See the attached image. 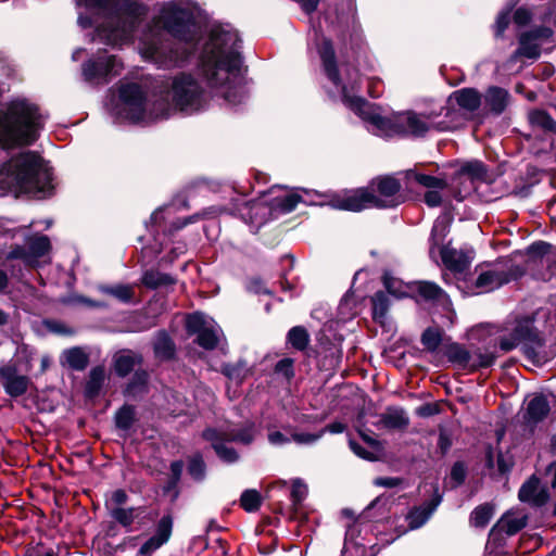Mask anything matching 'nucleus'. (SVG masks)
Wrapping results in <instances>:
<instances>
[{
	"mask_svg": "<svg viewBox=\"0 0 556 556\" xmlns=\"http://www.w3.org/2000/svg\"><path fill=\"white\" fill-rule=\"evenodd\" d=\"M163 28L168 33H152L143 38L139 46L142 58L160 68L182 66L192 55L198 45L192 14L189 10L166 7L161 15Z\"/></svg>",
	"mask_w": 556,
	"mask_h": 556,
	"instance_id": "f257e3e1",
	"label": "nucleus"
},
{
	"mask_svg": "<svg viewBox=\"0 0 556 556\" xmlns=\"http://www.w3.org/2000/svg\"><path fill=\"white\" fill-rule=\"evenodd\" d=\"M238 34L213 28L201 55V72L213 88H225L223 97L236 104L243 96L242 60Z\"/></svg>",
	"mask_w": 556,
	"mask_h": 556,
	"instance_id": "f03ea898",
	"label": "nucleus"
},
{
	"mask_svg": "<svg viewBox=\"0 0 556 556\" xmlns=\"http://www.w3.org/2000/svg\"><path fill=\"white\" fill-rule=\"evenodd\" d=\"M42 127L37 104L17 98L0 110V146L15 148L35 142Z\"/></svg>",
	"mask_w": 556,
	"mask_h": 556,
	"instance_id": "7ed1b4c3",
	"label": "nucleus"
},
{
	"mask_svg": "<svg viewBox=\"0 0 556 556\" xmlns=\"http://www.w3.org/2000/svg\"><path fill=\"white\" fill-rule=\"evenodd\" d=\"M51 173L33 151L12 157L0 168V188L14 192L36 193L50 187Z\"/></svg>",
	"mask_w": 556,
	"mask_h": 556,
	"instance_id": "20e7f679",
	"label": "nucleus"
},
{
	"mask_svg": "<svg viewBox=\"0 0 556 556\" xmlns=\"http://www.w3.org/2000/svg\"><path fill=\"white\" fill-rule=\"evenodd\" d=\"M345 101L352 111L387 136L419 137L430 128V123L426 117L412 111L399 113L392 117H383L363 98H351L345 94Z\"/></svg>",
	"mask_w": 556,
	"mask_h": 556,
	"instance_id": "39448f33",
	"label": "nucleus"
},
{
	"mask_svg": "<svg viewBox=\"0 0 556 556\" xmlns=\"http://www.w3.org/2000/svg\"><path fill=\"white\" fill-rule=\"evenodd\" d=\"M205 102V91L199 80L190 73H179L170 78L166 99L153 103L151 116L165 118L172 110L197 112Z\"/></svg>",
	"mask_w": 556,
	"mask_h": 556,
	"instance_id": "423d86ee",
	"label": "nucleus"
},
{
	"mask_svg": "<svg viewBox=\"0 0 556 556\" xmlns=\"http://www.w3.org/2000/svg\"><path fill=\"white\" fill-rule=\"evenodd\" d=\"M473 258L472 249L454 251V285L464 295L490 292L510 281L508 273L496 269L482 271L475 278L470 269Z\"/></svg>",
	"mask_w": 556,
	"mask_h": 556,
	"instance_id": "0eeeda50",
	"label": "nucleus"
},
{
	"mask_svg": "<svg viewBox=\"0 0 556 556\" xmlns=\"http://www.w3.org/2000/svg\"><path fill=\"white\" fill-rule=\"evenodd\" d=\"M146 13L147 8L136 0H114L105 16L118 20V25L110 33L105 26L98 27L97 31L108 42H115L117 38L127 34Z\"/></svg>",
	"mask_w": 556,
	"mask_h": 556,
	"instance_id": "6e6552de",
	"label": "nucleus"
},
{
	"mask_svg": "<svg viewBox=\"0 0 556 556\" xmlns=\"http://www.w3.org/2000/svg\"><path fill=\"white\" fill-rule=\"evenodd\" d=\"M323 67L328 79L337 87H341L343 103L351 109L345 101V94L351 98H357L349 93V90H356L361 86V74L355 66L348 65L345 68V83L342 81L336 59V52L330 40H324L319 50Z\"/></svg>",
	"mask_w": 556,
	"mask_h": 556,
	"instance_id": "1a4fd4ad",
	"label": "nucleus"
},
{
	"mask_svg": "<svg viewBox=\"0 0 556 556\" xmlns=\"http://www.w3.org/2000/svg\"><path fill=\"white\" fill-rule=\"evenodd\" d=\"M122 68L123 64L115 55L99 53L81 64V74L87 83L98 86L108 84Z\"/></svg>",
	"mask_w": 556,
	"mask_h": 556,
	"instance_id": "9d476101",
	"label": "nucleus"
},
{
	"mask_svg": "<svg viewBox=\"0 0 556 556\" xmlns=\"http://www.w3.org/2000/svg\"><path fill=\"white\" fill-rule=\"evenodd\" d=\"M451 220L448 214H443L435 219L431 232L432 245L430 249L431 257L437 263L440 261L448 271L452 270V250L450 248L452 239H447Z\"/></svg>",
	"mask_w": 556,
	"mask_h": 556,
	"instance_id": "9b49d317",
	"label": "nucleus"
},
{
	"mask_svg": "<svg viewBox=\"0 0 556 556\" xmlns=\"http://www.w3.org/2000/svg\"><path fill=\"white\" fill-rule=\"evenodd\" d=\"M454 184L459 189H454V199L463 200L476 189V181L482 180L485 176V168L479 161H457L454 163Z\"/></svg>",
	"mask_w": 556,
	"mask_h": 556,
	"instance_id": "f8f14e48",
	"label": "nucleus"
},
{
	"mask_svg": "<svg viewBox=\"0 0 556 556\" xmlns=\"http://www.w3.org/2000/svg\"><path fill=\"white\" fill-rule=\"evenodd\" d=\"M119 98L123 103V113L128 119L138 122L144 117L146 94L138 84L127 83L121 85Z\"/></svg>",
	"mask_w": 556,
	"mask_h": 556,
	"instance_id": "ddd939ff",
	"label": "nucleus"
},
{
	"mask_svg": "<svg viewBox=\"0 0 556 556\" xmlns=\"http://www.w3.org/2000/svg\"><path fill=\"white\" fill-rule=\"evenodd\" d=\"M337 208L359 212L369 206L387 207L390 202L383 201L367 189H356L333 200Z\"/></svg>",
	"mask_w": 556,
	"mask_h": 556,
	"instance_id": "4468645a",
	"label": "nucleus"
},
{
	"mask_svg": "<svg viewBox=\"0 0 556 556\" xmlns=\"http://www.w3.org/2000/svg\"><path fill=\"white\" fill-rule=\"evenodd\" d=\"M188 334L197 336L195 342L205 350H214L218 344L216 331L207 325L201 313H193L186 319Z\"/></svg>",
	"mask_w": 556,
	"mask_h": 556,
	"instance_id": "2eb2a0df",
	"label": "nucleus"
},
{
	"mask_svg": "<svg viewBox=\"0 0 556 556\" xmlns=\"http://www.w3.org/2000/svg\"><path fill=\"white\" fill-rule=\"evenodd\" d=\"M552 29L540 27L538 29L525 33L520 36V47L509 59L508 63L517 61L519 56L536 59L540 55L541 45L552 37Z\"/></svg>",
	"mask_w": 556,
	"mask_h": 556,
	"instance_id": "dca6fc26",
	"label": "nucleus"
},
{
	"mask_svg": "<svg viewBox=\"0 0 556 556\" xmlns=\"http://www.w3.org/2000/svg\"><path fill=\"white\" fill-rule=\"evenodd\" d=\"M495 358L496 355L493 352L476 351L470 354L463 348L454 344V371L456 369L471 371L479 367H489L494 363Z\"/></svg>",
	"mask_w": 556,
	"mask_h": 556,
	"instance_id": "f3484780",
	"label": "nucleus"
},
{
	"mask_svg": "<svg viewBox=\"0 0 556 556\" xmlns=\"http://www.w3.org/2000/svg\"><path fill=\"white\" fill-rule=\"evenodd\" d=\"M407 178L428 189L424 198L428 206L435 207L441 204L442 195L440 191L447 188L448 184L446 179L417 173L415 170L407 172Z\"/></svg>",
	"mask_w": 556,
	"mask_h": 556,
	"instance_id": "a211bd4d",
	"label": "nucleus"
},
{
	"mask_svg": "<svg viewBox=\"0 0 556 556\" xmlns=\"http://www.w3.org/2000/svg\"><path fill=\"white\" fill-rule=\"evenodd\" d=\"M510 331L508 336H502L500 339V348L504 352L511 351L523 341L535 342L538 339L530 319L517 320Z\"/></svg>",
	"mask_w": 556,
	"mask_h": 556,
	"instance_id": "6ab92c4d",
	"label": "nucleus"
},
{
	"mask_svg": "<svg viewBox=\"0 0 556 556\" xmlns=\"http://www.w3.org/2000/svg\"><path fill=\"white\" fill-rule=\"evenodd\" d=\"M0 379L5 392L12 397H18L28 390L29 378L17 372L14 365L0 367Z\"/></svg>",
	"mask_w": 556,
	"mask_h": 556,
	"instance_id": "aec40b11",
	"label": "nucleus"
},
{
	"mask_svg": "<svg viewBox=\"0 0 556 556\" xmlns=\"http://www.w3.org/2000/svg\"><path fill=\"white\" fill-rule=\"evenodd\" d=\"M409 425L406 412L401 407H388L386 412L377 416L372 426L377 429L405 430Z\"/></svg>",
	"mask_w": 556,
	"mask_h": 556,
	"instance_id": "412c9836",
	"label": "nucleus"
},
{
	"mask_svg": "<svg viewBox=\"0 0 556 556\" xmlns=\"http://www.w3.org/2000/svg\"><path fill=\"white\" fill-rule=\"evenodd\" d=\"M143 364V356L139 352L129 349H124L116 352L113 356V368L115 374L125 378L131 371L138 369Z\"/></svg>",
	"mask_w": 556,
	"mask_h": 556,
	"instance_id": "4be33fe9",
	"label": "nucleus"
},
{
	"mask_svg": "<svg viewBox=\"0 0 556 556\" xmlns=\"http://www.w3.org/2000/svg\"><path fill=\"white\" fill-rule=\"evenodd\" d=\"M203 439L211 442L217 456L225 463H235L238 460L239 455L235 448L225 445L226 439L220 433V430L208 428L202 433Z\"/></svg>",
	"mask_w": 556,
	"mask_h": 556,
	"instance_id": "5701e85b",
	"label": "nucleus"
},
{
	"mask_svg": "<svg viewBox=\"0 0 556 556\" xmlns=\"http://www.w3.org/2000/svg\"><path fill=\"white\" fill-rule=\"evenodd\" d=\"M547 490L541 485L539 479L530 478L519 490V498L535 506H542L548 501Z\"/></svg>",
	"mask_w": 556,
	"mask_h": 556,
	"instance_id": "b1692460",
	"label": "nucleus"
},
{
	"mask_svg": "<svg viewBox=\"0 0 556 556\" xmlns=\"http://www.w3.org/2000/svg\"><path fill=\"white\" fill-rule=\"evenodd\" d=\"M154 357L160 362H168L176 356V344L166 330L155 332L152 341Z\"/></svg>",
	"mask_w": 556,
	"mask_h": 556,
	"instance_id": "393cba45",
	"label": "nucleus"
},
{
	"mask_svg": "<svg viewBox=\"0 0 556 556\" xmlns=\"http://www.w3.org/2000/svg\"><path fill=\"white\" fill-rule=\"evenodd\" d=\"M440 502L441 496L435 493L429 502L412 508L406 516L408 528L410 530H415L424 526Z\"/></svg>",
	"mask_w": 556,
	"mask_h": 556,
	"instance_id": "a878e982",
	"label": "nucleus"
},
{
	"mask_svg": "<svg viewBox=\"0 0 556 556\" xmlns=\"http://www.w3.org/2000/svg\"><path fill=\"white\" fill-rule=\"evenodd\" d=\"M527 525V515L520 510H510L504 514L496 522L495 529L513 535L525 528Z\"/></svg>",
	"mask_w": 556,
	"mask_h": 556,
	"instance_id": "bb28decb",
	"label": "nucleus"
},
{
	"mask_svg": "<svg viewBox=\"0 0 556 556\" xmlns=\"http://www.w3.org/2000/svg\"><path fill=\"white\" fill-rule=\"evenodd\" d=\"M484 103L492 113L498 115L507 108L509 93L503 88L490 87L484 94Z\"/></svg>",
	"mask_w": 556,
	"mask_h": 556,
	"instance_id": "cd10ccee",
	"label": "nucleus"
},
{
	"mask_svg": "<svg viewBox=\"0 0 556 556\" xmlns=\"http://www.w3.org/2000/svg\"><path fill=\"white\" fill-rule=\"evenodd\" d=\"M549 413V405L543 395H534L527 404L525 419L528 424L543 420Z\"/></svg>",
	"mask_w": 556,
	"mask_h": 556,
	"instance_id": "c85d7f7f",
	"label": "nucleus"
},
{
	"mask_svg": "<svg viewBox=\"0 0 556 556\" xmlns=\"http://www.w3.org/2000/svg\"><path fill=\"white\" fill-rule=\"evenodd\" d=\"M27 253L30 258V267H36L38 265V260L46 255L50 248V240L47 236H34L27 240Z\"/></svg>",
	"mask_w": 556,
	"mask_h": 556,
	"instance_id": "c756f323",
	"label": "nucleus"
},
{
	"mask_svg": "<svg viewBox=\"0 0 556 556\" xmlns=\"http://www.w3.org/2000/svg\"><path fill=\"white\" fill-rule=\"evenodd\" d=\"M454 98L456 99L457 104L470 114L477 111L481 104L480 93L472 88L458 90L454 93Z\"/></svg>",
	"mask_w": 556,
	"mask_h": 556,
	"instance_id": "7c9ffc66",
	"label": "nucleus"
},
{
	"mask_svg": "<svg viewBox=\"0 0 556 556\" xmlns=\"http://www.w3.org/2000/svg\"><path fill=\"white\" fill-rule=\"evenodd\" d=\"M63 358L67 366L74 370L81 371L89 364V355L80 346H75L63 352Z\"/></svg>",
	"mask_w": 556,
	"mask_h": 556,
	"instance_id": "2f4dec72",
	"label": "nucleus"
},
{
	"mask_svg": "<svg viewBox=\"0 0 556 556\" xmlns=\"http://www.w3.org/2000/svg\"><path fill=\"white\" fill-rule=\"evenodd\" d=\"M143 513L142 507H111L110 516L124 528H130L136 518Z\"/></svg>",
	"mask_w": 556,
	"mask_h": 556,
	"instance_id": "473e14b6",
	"label": "nucleus"
},
{
	"mask_svg": "<svg viewBox=\"0 0 556 556\" xmlns=\"http://www.w3.org/2000/svg\"><path fill=\"white\" fill-rule=\"evenodd\" d=\"M223 437L228 442H238L244 445L250 444L254 440V427L253 425H247L244 427L231 428L227 430H220Z\"/></svg>",
	"mask_w": 556,
	"mask_h": 556,
	"instance_id": "72a5a7b5",
	"label": "nucleus"
},
{
	"mask_svg": "<svg viewBox=\"0 0 556 556\" xmlns=\"http://www.w3.org/2000/svg\"><path fill=\"white\" fill-rule=\"evenodd\" d=\"M105 381V368L103 366L93 367L88 376V380L86 382V394L89 397L97 396L102 389Z\"/></svg>",
	"mask_w": 556,
	"mask_h": 556,
	"instance_id": "f704fd0d",
	"label": "nucleus"
},
{
	"mask_svg": "<svg viewBox=\"0 0 556 556\" xmlns=\"http://www.w3.org/2000/svg\"><path fill=\"white\" fill-rule=\"evenodd\" d=\"M401 189V184L397 179L386 176L377 179V191L383 198H386L387 202H390L389 206L395 205L393 198ZM384 201V199H382Z\"/></svg>",
	"mask_w": 556,
	"mask_h": 556,
	"instance_id": "c9c22d12",
	"label": "nucleus"
},
{
	"mask_svg": "<svg viewBox=\"0 0 556 556\" xmlns=\"http://www.w3.org/2000/svg\"><path fill=\"white\" fill-rule=\"evenodd\" d=\"M444 331L439 326L428 327L421 334V343L427 351L435 352L443 343Z\"/></svg>",
	"mask_w": 556,
	"mask_h": 556,
	"instance_id": "e433bc0d",
	"label": "nucleus"
},
{
	"mask_svg": "<svg viewBox=\"0 0 556 556\" xmlns=\"http://www.w3.org/2000/svg\"><path fill=\"white\" fill-rule=\"evenodd\" d=\"M371 304L374 320L383 323L390 307V299L388 294L383 291H377L371 296Z\"/></svg>",
	"mask_w": 556,
	"mask_h": 556,
	"instance_id": "4c0bfd02",
	"label": "nucleus"
},
{
	"mask_svg": "<svg viewBox=\"0 0 556 556\" xmlns=\"http://www.w3.org/2000/svg\"><path fill=\"white\" fill-rule=\"evenodd\" d=\"M495 507L485 503L475 508L470 516V523L476 528H484L492 519Z\"/></svg>",
	"mask_w": 556,
	"mask_h": 556,
	"instance_id": "58836bf2",
	"label": "nucleus"
},
{
	"mask_svg": "<svg viewBox=\"0 0 556 556\" xmlns=\"http://www.w3.org/2000/svg\"><path fill=\"white\" fill-rule=\"evenodd\" d=\"M149 381V374L142 368L135 370L131 379L126 386V393L130 395H137L147 391Z\"/></svg>",
	"mask_w": 556,
	"mask_h": 556,
	"instance_id": "ea45409f",
	"label": "nucleus"
},
{
	"mask_svg": "<svg viewBox=\"0 0 556 556\" xmlns=\"http://www.w3.org/2000/svg\"><path fill=\"white\" fill-rule=\"evenodd\" d=\"M142 283L151 289H157L175 283V279L168 275L157 270L146 271L142 277Z\"/></svg>",
	"mask_w": 556,
	"mask_h": 556,
	"instance_id": "a19ab883",
	"label": "nucleus"
},
{
	"mask_svg": "<svg viewBox=\"0 0 556 556\" xmlns=\"http://www.w3.org/2000/svg\"><path fill=\"white\" fill-rule=\"evenodd\" d=\"M287 341L298 351H304L309 343V334L302 326L292 327L287 334Z\"/></svg>",
	"mask_w": 556,
	"mask_h": 556,
	"instance_id": "79ce46f5",
	"label": "nucleus"
},
{
	"mask_svg": "<svg viewBox=\"0 0 556 556\" xmlns=\"http://www.w3.org/2000/svg\"><path fill=\"white\" fill-rule=\"evenodd\" d=\"M302 200V197L294 192H288L281 197H276L271 201V206L274 210H278L281 213H289L293 211L299 202Z\"/></svg>",
	"mask_w": 556,
	"mask_h": 556,
	"instance_id": "37998d69",
	"label": "nucleus"
},
{
	"mask_svg": "<svg viewBox=\"0 0 556 556\" xmlns=\"http://www.w3.org/2000/svg\"><path fill=\"white\" fill-rule=\"evenodd\" d=\"M415 291L422 300L433 302L440 300L443 294V291L439 286L428 281L417 282Z\"/></svg>",
	"mask_w": 556,
	"mask_h": 556,
	"instance_id": "c03bdc74",
	"label": "nucleus"
},
{
	"mask_svg": "<svg viewBox=\"0 0 556 556\" xmlns=\"http://www.w3.org/2000/svg\"><path fill=\"white\" fill-rule=\"evenodd\" d=\"M529 122L534 127L556 131V122L544 111L535 110L530 112Z\"/></svg>",
	"mask_w": 556,
	"mask_h": 556,
	"instance_id": "a18cd8bd",
	"label": "nucleus"
},
{
	"mask_svg": "<svg viewBox=\"0 0 556 556\" xmlns=\"http://www.w3.org/2000/svg\"><path fill=\"white\" fill-rule=\"evenodd\" d=\"M188 473L195 481H202L205 478L206 465L200 453H195L188 459Z\"/></svg>",
	"mask_w": 556,
	"mask_h": 556,
	"instance_id": "49530a36",
	"label": "nucleus"
},
{
	"mask_svg": "<svg viewBox=\"0 0 556 556\" xmlns=\"http://www.w3.org/2000/svg\"><path fill=\"white\" fill-rule=\"evenodd\" d=\"M136 412L130 405H124L115 415V425L118 429L129 430L135 422Z\"/></svg>",
	"mask_w": 556,
	"mask_h": 556,
	"instance_id": "de8ad7c7",
	"label": "nucleus"
},
{
	"mask_svg": "<svg viewBox=\"0 0 556 556\" xmlns=\"http://www.w3.org/2000/svg\"><path fill=\"white\" fill-rule=\"evenodd\" d=\"M240 504L249 513L256 511L262 504L261 494L256 490H245L241 494Z\"/></svg>",
	"mask_w": 556,
	"mask_h": 556,
	"instance_id": "09e8293b",
	"label": "nucleus"
},
{
	"mask_svg": "<svg viewBox=\"0 0 556 556\" xmlns=\"http://www.w3.org/2000/svg\"><path fill=\"white\" fill-rule=\"evenodd\" d=\"M103 291L123 303H128L134 298V289L130 286L118 285L113 287H105Z\"/></svg>",
	"mask_w": 556,
	"mask_h": 556,
	"instance_id": "8fccbe9b",
	"label": "nucleus"
},
{
	"mask_svg": "<svg viewBox=\"0 0 556 556\" xmlns=\"http://www.w3.org/2000/svg\"><path fill=\"white\" fill-rule=\"evenodd\" d=\"M251 223L263 224L267 207L261 202H249L245 204Z\"/></svg>",
	"mask_w": 556,
	"mask_h": 556,
	"instance_id": "3c124183",
	"label": "nucleus"
},
{
	"mask_svg": "<svg viewBox=\"0 0 556 556\" xmlns=\"http://www.w3.org/2000/svg\"><path fill=\"white\" fill-rule=\"evenodd\" d=\"M444 407H451L448 403L433 402L426 403L416 409V414L420 417H430L444 412Z\"/></svg>",
	"mask_w": 556,
	"mask_h": 556,
	"instance_id": "603ef678",
	"label": "nucleus"
},
{
	"mask_svg": "<svg viewBox=\"0 0 556 556\" xmlns=\"http://www.w3.org/2000/svg\"><path fill=\"white\" fill-rule=\"evenodd\" d=\"M173 519L169 515L163 516L157 523L154 536L166 543L172 534Z\"/></svg>",
	"mask_w": 556,
	"mask_h": 556,
	"instance_id": "864d4df0",
	"label": "nucleus"
},
{
	"mask_svg": "<svg viewBox=\"0 0 556 556\" xmlns=\"http://www.w3.org/2000/svg\"><path fill=\"white\" fill-rule=\"evenodd\" d=\"M13 260H21L25 264V266L30 267V258L28 256L26 245H11L9 252L5 254V261Z\"/></svg>",
	"mask_w": 556,
	"mask_h": 556,
	"instance_id": "5fc2aeb1",
	"label": "nucleus"
},
{
	"mask_svg": "<svg viewBox=\"0 0 556 556\" xmlns=\"http://www.w3.org/2000/svg\"><path fill=\"white\" fill-rule=\"evenodd\" d=\"M294 361L290 357H285L277 362L275 365L274 371L277 375L282 376L288 381H290L294 377Z\"/></svg>",
	"mask_w": 556,
	"mask_h": 556,
	"instance_id": "6e6d98bb",
	"label": "nucleus"
},
{
	"mask_svg": "<svg viewBox=\"0 0 556 556\" xmlns=\"http://www.w3.org/2000/svg\"><path fill=\"white\" fill-rule=\"evenodd\" d=\"M113 2L114 0H77L79 5H85L88 9L97 10L104 16L110 11Z\"/></svg>",
	"mask_w": 556,
	"mask_h": 556,
	"instance_id": "4d7b16f0",
	"label": "nucleus"
},
{
	"mask_svg": "<svg viewBox=\"0 0 556 556\" xmlns=\"http://www.w3.org/2000/svg\"><path fill=\"white\" fill-rule=\"evenodd\" d=\"M307 495V485L300 479H295L292 482L291 498L293 504L296 506Z\"/></svg>",
	"mask_w": 556,
	"mask_h": 556,
	"instance_id": "13d9d810",
	"label": "nucleus"
},
{
	"mask_svg": "<svg viewBox=\"0 0 556 556\" xmlns=\"http://www.w3.org/2000/svg\"><path fill=\"white\" fill-rule=\"evenodd\" d=\"M323 437V432L318 433H305V432H293L291 439L298 444H313Z\"/></svg>",
	"mask_w": 556,
	"mask_h": 556,
	"instance_id": "bf43d9fd",
	"label": "nucleus"
},
{
	"mask_svg": "<svg viewBox=\"0 0 556 556\" xmlns=\"http://www.w3.org/2000/svg\"><path fill=\"white\" fill-rule=\"evenodd\" d=\"M128 501V495L123 489L115 490L112 495L110 502L106 503V507L110 509L111 507H122Z\"/></svg>",
	"mask_w": 556,
	"mask_h": 556,
	"instance_id": "052dcab7",
	"label": "nucleus"
},
{
	"mask_svg": "<svg viewBox=\"0 0 556 556\" xmlns=\"http://www.w3.org/2000/svg\"><path fill=\"white\" fill-rule=\"evenodd\" d=\"M164 543L156 536H151L146 543H143L139 549L141 555H150L157 548H160Z\"/></svg>",
	"mask_w": 556,
	"mask_h": 556,
	"instance_id": "680f3d73",
	"label": "nucleus"
},
{
	"mask_svg": "<svg viewBox=\"0 0 556 556\" xmlns=\"http://www.w3.org/2000/svg\"><path fill=\"white\" fill-rule=\"evenodd\" d=\"M383 285L390 294H393L396 298L404 295V293L400 290L401 285L395 278L386 275L383 277Z\"/></svg>",
	"mask_w": 556,
	"mask_h": 556,
	"instance_id": "e2e57ef3",
	"label": "nucleus"
},
{
	"mask_svg": "<svg viewBox=\"0 0 556 556\" xmlns=\"http://www.w3.org/2000/svg\"><path fill=\"white\" fill-rule=\"evenodd\" d=\"M509 23V12H501L496 18L495 23V34L496 36H500L504 33V30L507 28Z\"/></svg>",
	"mask_w": 556,
	"mask_h": 556,
	"instance_id": "0e129e2a",
	"label": "nucleus"
},
{
	"mask_svg": "<svg viewBox=\"0 0 556 556\" xmlns=\"http://www.w3.org/2000/svg\"><path fill=\"white\" fill-rule=\"evenodd\" d=\"M178 483V481L169 478L166 484L163 486V493L170 494L172 502H175L179 496Z\"/></svg>",
	"mask_w": 556,
	"mask_h": 556,
	"instance_id": "69168bd1",
	"label": "nucleus"
},
{
	"mask_svg": "<svg viewBox=\"0 0 556 556\" xmlns=\"http://www.w3.org/2000/svg\"><path fill=\"white\" fill-rule=\"evenodd\" d=\"M402 483V479L394 477H380L375 480V484L384 488H395Z\"/></svg>",
	"mask_w": 556,
	"mask_h": 556,
	"instance_id": "338daca9",
	"label": "nucleus"
},
{
	"mask_svg": "<svg viewBox=\"0 0 556 556\" xmlns=\"http://www.w3.org/2000/svg\"><path fill=\"white\" fill-rule=\"evenodd\" d=\"M349 445H350L351 450L357 456H359V457H362L364 459H371L372 458V454L369 451H367L366 448H364L361 444L355 442L354 440H350Z\"/></svg>",
	"mask_w": 556,
	"mask_h": 556,
	"instance_id": "774afa93",
	"label": "nucleus"
}]
</instances>
